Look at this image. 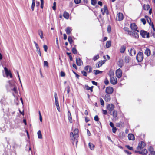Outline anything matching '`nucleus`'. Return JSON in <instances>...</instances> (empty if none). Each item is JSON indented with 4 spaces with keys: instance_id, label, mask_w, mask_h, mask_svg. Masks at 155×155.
<instances>
[{
    "instance_id": "obj_64",
    "label": "nucleus",
    "mask_w": 155,
    "mask_h": 155,
    "mask_svg": "<svg viewBox=\"0 0 155 155\" xmlns=\"http://www.w3.org/2000/svg\"><path fill=\"white\" fill-rule=\"evenodd\" d=\"M150 25L151 26L152 28L153 29V30L155 32V28L154 27V25L153 22Z\"/></svg>"
},
{
    "instance_id": "obj_23",
    "label": "nucleus",
    "mask_w": 155,
    "mask_h": 155,
    "mask_svg": "<svg viewBox=\"0 0 155 155\" xmlns=\"http://www.w3.org/2000/svg\"><path fill=\"white\" fill-rule=\"evenodd\" d=\"M108 75L110 78L113 77L114 75V73L112 70H110L108 73Z\"/></svg>"
},
{
    "instance_id": "obj_31",
    "label": "nucleus",
    "mask_w": 155,
    "mask_h": 155,
    "mask_svg": "<svg viewBox=\"0 0 155 155\" xmlns=\"http://www.w3.org/2000/svg\"><path fill=\"white\" fill-rule=\"evenodd\" d=\"M133 52L134 53V55H135L136 54V51L135 49H134V48H131L130 51L129 52L130 55L132 56V54H131L132 52Z\"/></svg>"
},
{
    "instance_id": "obj_45",
    "label": "nucleus",
    "mask_w": 155,
    "mask_h": 155,
    "mask_svg": "<svg viewBox=\"0 0 155 155\" xmlns=\"http://www.w3.org/2000/svg\"><path fill=\"white\" fill-rule=\"evenodd\" d=\"M5 101V99L4 98H3L1 99V101H0V103L2 104H3L4 105L5 104V103L4 102Z\"/></svg>"
},
{
    "instance_id": "obj_21",
    "label": "nucleus",
    "mask_w": 155,
    "mask_h": 155,
    "mask_svg": "<svg viewBox=\"0 0 155 155\" xmlns=\"http://www.w3.org/2000/svg\"><path fill=\"white\" fill-rule=\"evenodd\" d=\"M111 115H112L113 117L114 118H116L117 117V112L115 110H114L113 111L112 114L111 113H110Z\"/></svg>"
},
{
    "instance_id": "obj_9",
    "label": "nucleus",
    "mask_w": 155,
    "mask_h": 155,
    "mask_svg": "<svg viewBox=\"0 0 155 155\" xmlns=\"http://www.w3.org/2000/svg\"><path fill=\"white\" fill-rule=\"evenodd\" d=\"M110 82L113 85L116 84L117 83V80L116 78L112 77L110 78Z\"/></svg>"
},
{
    "instance_id": "obj_52",
    "label": "nucleus",
    "mask_w": 155,
    "mask_h": 155,
    "mask_svg": "<svg viewBox=\"0 0 155 155\" xmlns=\"http://www.w3.org/2000/svg\"><path fill=\"white\" fill-rule=\"evenodd\" d=\"M112 132L113 133H115L116 131H117V128L116 127H112Z\"/></svg>"
},
{
    "instance_id": "obj_8",
    "label": "nucleus",
    "mask_w": 155,
    "mask_h": 155,
    "mask_svg": "<svg viewBox=\"0 0 155 155\" xmlns=\"http://www.w3.org/2000/svg\"><path fill=\"white\" fill-rule=\"evenodd\" d=\"M107 109L110 111V113H111L112 111L114 108V106L112 104H110L107 105Z\"/></svg>"
},
{
    "instance_id": "obj_63",
    "label": "nucleus",
    "mask_w": 155,
    "mask_h": 155,
    "mask_svg": "<svg viewBox=\"0 0 155 155\" xmlns=\"http://www.w3.org/2000/svg\"><path fill=\"white\" fill-rule=\"evenodd\" d=\"M35 3H32L31 5V9L32 11H34Z\"/></svg>"
},
{
    "instance_id": "obj_28",
    "label": "nucleus",
    "mask_w": 155,
    "mask_h": 155,
    "mask_svg": "<svg viewBox=\"0 0 155 155\" xmlns=\"http://www.w3.org/2000/svg\"><path fill=\"white\" fill-rule=\"evenodd\" d=\"M104 64V62H103V61H99L98 62V66H96V67L97 68H98L100 67L102 65Z\"/></svg>"
},
{
    "instance_id": "obj_35",
    "label": "nucleus",
    "mask_w": 155,
    "mask_h": 155,
    "mask_svg": "<svg viewBox=\"0 0 155 155\" xmlns=\"http://www.w3.org/2000/svg\"><path fill=\"white\" fill-rule=\"evenodd\" d=\"M3 125H4V124L3 125V127H0V132L3 133L5 131V127L3 126Z\"/></svg>"
},
{
    "instance_id": "obj_59",
    "label": "nucleus",
    "mask_w": 155,
    "mask_h": 155,
    "mask_svg": "<svg viewBox=\"0 0 155 155\" xmlns=\"http://www.w3.org/2000/svg\"><path fill=\"white\" fill-rule=\"evenodd\" d=\"M123 29L125 31L127 32L128 33L130 31L129 28L127 27H124Z\"/></svg>"
},
{
    "instance_id": "obj_1",
    "label": "nucleus",
    "mask_w": 155,
    "mask_h": 155,
    "mask_svg": "<svg viewBox=\"0 0 155 155\" xmlns=\"http://www.w3.org/2000/svg\"><path fill=\"white\" fill-rule=\"evenodd\" d=\"M143 53L141 52H139L136 56V59L138 62H141L143 59Z\"/></svg>"
},
{
    "instance_id": "obj_19",
    "label": "nucleus",
    "mask_w": 155,
    "mask_h": 155,
    "mask_svg": "<svg viewBox=\"0 0 155 155\" xmlns=\"http://www.w3.org/2000/svg\"><path fill=\"white\" fill-rule=\"evenodd\" d=\"M38 34L40 36V37L41 39H43V38L44 37L43 35V31L39 29L38 30Z\"/></svg>"
},
{
    "instance_id": "obj_33",
    "label": "nucleus",
    "mask_w": 155,
    "mask_h": 155,
    "mask_svg": "<svg viewBox=\"0 0 155 155\" xmlns=\"http://www.w3.org/2000/svg\"><path fill=\"white\" fill-rule=\"evenodd\" d=\"M94 73L96 75L98 74L101 73L102 72V71H100L99 70H94Z\"/></svg>"
},
{
    "instance_id": "obj_10",
    "label": "nucleus",
    "mask_w": 155,
    "mask_h": 155,
    "mask_svg": "<svg viewBox=\"0 0 155 155\" xmlns=\"http://www.w3.org/2000/svg\"><path fill=\"white\" fill-rule=\"evenodd\" d=\"M4 69L5 73L7 77L10 76V78H12V75L10 71H9L8 69L5 67H4Z\"/></svg>"
},
{
    "instance_id": "obj_18",
    "label": "nucleus",
    "mask_w": 155,
    "mask_h": 155,
    "mask_svg": "<svg viewBox=\"0 0 155 155\" xmlns=\"http://www.w3.org/2000/svg\"><path fill=\"white\" fill-rule=\"evenodd\" d=\"M110 99V97L109 94H107L105 95L104 100L106 102L109 101Z\"/></svg>"
},
{
    "instance_id": "obj_61",
    "label": "nucleus",
    "mask_w": 155,
    "mask_h": 155,
    "mask_svg": "<svg viewBox=\"0 0 155 155\" xmlns=\"http://www.w3.org/2000/svg\"><path fill=\"white\" fill-rule=\"evenodd\" d=\"M124 152L128 155H130L131 154V153L129 152L128 150H124Z\"/></svg>"
},
{
    "instance_id": "obj_48",
    "label": "nucleus",
    "mask_w": 155,
    "mask_h": 155,
    "mask_svg": "<svg viewBox=\"0 0 155 155\" xmlns=\"http://www.w3.org/2000/svg\"><path fill=\"white\" fill-rule=\"evenodd\" d=\"M100 101L101 105L102 106H104V101L102 98H101L100 99Z\"/></svg>"
},
{
    "instance_id": "obj_58",
    "label": "nucleus",
    "mask_w": 155,
    "mask_h": 155,
    "mask_svg": "<svg viewBox=\"0 0 155 155\" xmlns=\"http://www.w3.org/2000/svg\"><path fill=\"white\" fill-rule=\"evenodd\" d=\"M141 21L143 23V24L145 25L146 23V21L144 18L141 19Z\"/></svg>"
},
{
    "instance_id": "obj_47",
    "label": "nucleus",
    "mask_w": 155,
    "mask_h": 155,
    "mask_svg": "<svg viewBox=\"0 0 155 155\" xmlns=\"http://www.w3.org/2000/svg\"><path fill=\"white\" fill-rule=\"evenodd\" d=\"M107 32L110 33L111 31V28L110 25H109L107 28Z\"/></svg>"
},
{
    "instance_id": "obj_25",
    "label": "nucleus",
    "mask_w": 155,
    "mask_h": 155,
    "mask_svg": "<svg viewBox=\"0 0 155 155\" xmlns=\"http://www.w3.org/2000/svg\"><path fill=\"white\" fill-rule=\"evenodd\" d=\"M76 64L78 66H80L81 65V60L80 58H79L78 59L77 58H76Z\"/></svg>"
},
{
    "instance_id": "obj_22",
    "label": "nucleus",
    "mask_w": 155,
    "mask_h": 155,
    "mask_svg": "<svg viewBox=\"0 0 155 155\" xmlns=\"http://www.w3.org/2000/svg\"><path fill=\"white\" fill-rule=\"evenodd\" d=\"M104 12L106 13L107 15L109 14V12L107 9V7L106 5H104Z\"/></svg>"
},
{
    "instance_id": "obj_4",
    "label": "nucleus",
    "mask_w": 155,
    "mask_h": 155,
    "mask_svg": "<svg viewBox=\"0 0 155 155\" xmlns=\"http://www.w3.org/2000/svg\"><path fill=\"white\" fill-rule=\"evenodd\" d=\"M54 97L55 99V104L56 105V108L58 111L60 112V108L59 105V104L57 98V94L56 92L54 93Z\"/></svg>"
},
{
    "instance_id": "obj_55",
    "label": "nucleus",
    "mask_w": 155,
    "mask_h": 155,
    "mask_svg": "<svg viewBox=\"0 0 155 155\" xmlns=\"http://www.w3.org/2000/svg\"><path fill=\"white\" fill-rule=\"evenodd\" d=\"M12 90L15 93H16L17 92V88L16 86H14V88L12 89Z\"/></svg>"
},
{
    "instance_id": "obj_39",
    "label": "nucleus",
    "mask_w": 155,
    "mask_h": 155,
    "mask_svg": "<svg viewBox=\"0 0 155 155\" xmlns=\"http://www.w3.org/2000/svg\"><path fill=\"white\" fill-rule=\"evenodd\" d=\"M99 58V56L98 54L96 55L93 58V60H94V61H95L97 60Z\"/></svg>"
},
{
    "instance_id": "obj_40",
    "label": "nucleus",
    "mask_w": 155,
    "mask_h": 155,
    "mask_svg": "<svg viewBox=\"0 0 155 155\" xmlns=\"http://www.w3.org/2000/svg\"><path fill=\"white\" fill-rule=\"evenodd\" d=\"M97 3L96 0H91V4L94 6Z\"/></svg>"
},
{
    "instance_id": "obj_57",
    "label": "nucleus",
    "mask_w": 155,
    "mask_h": 155,
    "mask_svg": "<svg viewBox=\"0 0 155 155\" xmlns=\"http://www.w3.org/2000/svg\"><path fill=\"white\" fill-rule=\"evenodd\" d=\"M90 66L87 65L84 68V70L86 71H87L90 68Z\"/></svg>"
},
{
    "instance_id": "obj_44",
    "label": "nucleus",
    "mask_w": 155,
    "mask_h": 155,
    "mask_svg": "<svg viewBox=\"0 0 155 155\" xmlns=\"http://www.w3.org/2000/svg\"><path fill=\"white\" fill-rule=\"evenodd\" d=\"M74 2L76 4H78L80 3L81 2V0H74Z\"/></svg>"
},
{
    "instance_id": "obj_24",
    "label": "nucleus",
    "mask_w": 155,
    "mask_h": 155,
    "mask_svg": "<svg viewBox=\"0 0 155 155\" xmlns=\"http://www.w3.org/2000/svg\"><path fill=\"white\" fill-rule=\"evenodd\" d=\"M124 125V123L123 122L120 121L119 122L117 123L116 124V126L117 127H120L121 126L123 127Z\"/></svg>"
},
{
    "instance_id": "obj_30",
    "label": "nucleus",
    "mask_w": 155,
    "mask_h": 155,
    "mask_svg": "<svg viewBox=\"0 0 155 155\" xmlns=\"http://www.w3.org/2000/svg\"><path fill=\"white\" fill-rule=\"evenodd\" d=\"M111 46V41H107L106 46L107 48H109Z\"/></svg>"
},
{
    "instance_id": "obj_7",
    "label": "nucleus",
    "mask_w": 155,
    "mask_h": 155,
    "mask_svg": "<svg viewBox=\"0 0 155 155\" xmlns=\"http://www.w3.org/2000/svg\"><path fill=\"white\" fill-rule=\"evenodd\" d=\"M116 74L118 78H120L122 75V72L120 69H117L116 72Z\"/></svg>"
},
{
    "instance_id": "obj_15",
    "label": "nucleus",
    "mask_w": 155,
    "mask_h": 155,
    "mask_svg": "<svg viewBox=\"0 0 155 155\" xmlns=\"http://www.w3.org/2000/svg\"><path fill=\"white\" fill-rule=\"evenodd\" d=\"M130 27L133 30H136L137 28V25L134 23L131 24Z\"/></svg>"
},
{
    "instance_id": "obj_12",
    "label": "nucleus",
    "mask_w": 155,
    "mask_h": 155,
    "mask_svg": "<svg viewBox=\"0 0 155 155\" xmlns=\"http://www.w3.org/2000/svg\"><path fill=\"white\" fill-rule=\"evenodd\" d=\"M68 120H69V122L70 123H72V118L71 117V113L69 111V110H68Z\"/></svg>"
},
{
    "instance_id": "obj_13",
    "label": "nucleus",
    "mask_w": 155,
    "mask_h": 155,
    "mask_svg": "<svg viewBox=\"0 0 155 155\" xmlns=\"http://www.w3.org/2000/svg\"><path fill=\"white\" fill-rule=\"evenodd\" d=\"M144 54L147 57L150 56L151 54V51L150 49L148 48H146L144 52Z\"/></svg>"
},
{
    "instance_id": "obj_62",
    "label": "nucleus",
    "mask_w": 155,
    "mask_h": 155,
    "mask_svg": "<svg viewBox=\"0 0 155 155\" xmlns=\"http://www.w3.org/2000/svg\"><path fill=\"white\" fill-rule=\"evenodd\" d=\"M147 22L149 23L150 25H151V20L150 18H149L147 19Z\"/></svg>"
},
{
    "instance_id": "obj_60",
    "label": "nucleus",
    "mask_w": 155,
    "mask_h": 155,
    "mask_svg": "<svg viewBox=\"0 0 155 155\" xmlns=\"http://www.w3.org/2000/svg\"><path fill=\"white\" fill-rule=\"evenodd\" d=\"M104 82L105 84L106 85H108L109 83V81H108V80H107V78H106V79H105V81H104Z\"/></svg>"
},
{
    "instance_id": "obj_14",
    "label": "nucleus",
    "mask_w": 155,
    "mask_h": 155,
    "mask_svg": "<svg viewBox=\"0 0 155 155\" xmlns=\"http://www.w3.org/2000/svg\"><path fill=\"white\" fill-rule=\"evenodd\" d=\"M72 29L71 27H68L65 30L66 33L68 35H70L71 34V32L72 31Z\"/></svg>"
},
{
    "instance_id": "obj_3",
    "label": "nucleus",
    "mask_w": 155,
    "mask_h": 155,
    "mask_svg": "<svg viewBox=\"0 0 155 155\" xmlns=\"http://www.w3.org/2000/svg\"><path fill=\"white\" fill-rule=\"evenodd\" d=\"M70 135L71 136H72L73 137V138L72 139V140H74L78 136V129H75L74 131V133L72 132L71 133H70Z\"/></svg>"
},
{
    "instance_id": "obj_36",
    "label": "nucleus",
    "mask_w": 155,
    "mask_h": 155,
    "mask_svg": "<svg viewBox=\"0 0 155 155\" xmlns=\"http://www.w3.org/2000/svg\"><path fill=\"white\" fill-rule=\"evenodd\" d=\"M68 40L69 43L71 44L73 42V40L72 39V37L71 36H69L68 37Z\"/></svg>"
},
{
    "instance_id": "obj_29",
    "label": "nucleus",
    "mask_w": 155,
    "mask_h": 155,
    "mask_svg": "<svg viewBox=\"0 0 155 155\" xmlns=\"http://www.w3.org/2000/svg\"><path fill=\"white\" fill-rule=\"evenodd\" d=\"M85 87L87 90H90L92 92L93 91V86H92L91 87L88 86L87 85H86Z\"/></svg>"
},
{
    "instance_id": "obj_49",
    "label": "nucleus",
    "mask_w": 155,
    "mask_h": 155,
    "mask_svg": "<svg viewBox=\"0 0 155 155\" xmlns=\"http://www.w3.org/2000/svg\"><path fill=\"white\" fill-rule=\"evenodd\" d=\"M126 147L129 150H133V148L132 147H130L128 145H126Z\"/></svg>"
},
{
    "instance_id": "obj_53",
    "label": "nucleus",
    "mask_w": 155,
    "mask_h": 155,
    "mask_svg": "<svg viewBox=\"0 0 155 155\" xmlns=\"http://www.w3.org/2000/svg\"><path fill=\"white\" fill-rule=\"evenodd\" d=\"M99 117L97 115H96L94 117V120L96 121H98L99 120Z\"/></svg>"
},
{
    "instance_id": "obj_32",
    "label": "nucleus",
    "mask_w": 155,
    "mask_h": 155,
    "mask_svg": "<svg viewBox=\"0 0 155 155\" xmlns=\"http://www.w3.org/2000/svg\"><path fill=\"white\" fill-rule=\"evenodd\" d=\"M37 134L38 135V138L39 139H42V134L41 133V131L40 130H38L37 132Z\"/></svg>"
},
{
    "instance_id": "obj_26",
    "label": "nucleus",
    "mask_w": 155,
    "mask_h": 155,
    "mask_svg": "<svg viewBox=\"0 0 155 155\" xmlns=\"http://www.w3.org/2000/svg\"><path fill=\"white\" fill-rule=\"evenodd\" d=\"M88 146L91 150H93L95 147L94 145L92 143H89L88 144Z\"/></svg>"
},
{
    "instance_id": "obj_5",
    "label": "nucleus",
    "mask_w": 155,
    "mask_h": 155,
    "mask_svg": "<svg viewBox=\"0 0 155 155\" xmlns=\"http://www.w3.org/2000/svg\"><path fill=\"white\" fill-rule=\"evenodd\" d=\"M146 146V144L143 141H141L140 142L138 146L137 147V149L138 150H140L143 149Z\"/></svg>"
},
{
    "instance_id": "obj_27",
    "label": "nucleus",
    "mask_w": 155,
    "mask_h": 155,
    "mask_svg": "<svg viewBox=\"0 0 155 155\" xmlns=\"http://www.w3.org/2000/svg\"><path fill=\"white\" fill-rule=\"evenodd\" d=\"M143 8L144 10H147L150 8V6L149 5L144 4L143 5Z\"/></svg>"
},
{
    "instance_id": "obj_34",
    "label": "nucleus",
    "mask_w": 155,
    "mask_h": 155,
    "mask_svg": "<svg viewBox=\"0 0 155 155\" xmlns=\"http://www.w3.org/2000/svg\"><path fill=\"white\" fill-rule=\"evenodd\" d=\"M72 53L74 54H76L77 53V51L75 47H73L72 48Z\"/></svg>"
},
{
    "instance_id": "obj_20",
    "label": "nucleus",
    "mask_w": 155,
    "mask_h": 155,
    "mask_svg": "<svg viewBox=\"0 0 155 155\" xmlns=\"http://www.w3.org/2000/svg\"><path fill=\"white\" fill-rule=\"evenodd\" d=\"M63 17L66 19H68L69 18V14L66 11L64 12Z\"/></svg>"
},
{
    "instance_id": "obj_41",
    "label": "nucleus",
    "mask_w": 155,
    "mask_h": 155,
    "mask_svg": "<svg viewBox=\"0 0 155 155\" xmlns=\"http://www.w3.org/2000/svg\"><path fill=\"white\" fill-rule=\"evenodd\" d=\"M135 31H129L128 33V34H129V35H130V36H133V35H134V32Z\"/></svg>"
},
{
    "instance_id": "obj_46",
    "label": "nucleus",
    "mask_w": 155,
    "mask_h": 155,
    "mask_svg": "<svg viewBox=\"0 0 155 155\" xmlns=\"http://www.w3.org/2000/svg\"><path fill=\"white\" fill-rule=\"evenodd\" d=\"M81 73L84 76L86 77L87 75V73L86 71H81Z\"/></svg>"
},
{
    "instance_id": "obj_2",
    "label": "nucleus",
    "mask_w": 155,
    "mask_h": 155,
    "mask_svg": "<svg viewBox=\"0 0 155 155\" xmlns=\"http://www.w3.org/2000/svg\"><path fill=\"white\" fill-rule=\"evenodd\" d=\"M140 35L143 38L146 37L148 38L150 37V34L149 32H147L146 31L144 30H141L140 31Z\"/></svg>"
},
{
    "instance_id": "obj_54",
    "label": "nucleus",
    "mask_w": 155,
    "mask_h": 155,
    "mask_svg": "<svg viewBox=\"0 0 155 155\" xmlns=\"http://www.w3.org/2000/svg\"><path fill=\"white\" fill-rule=\"evenodd\" d=\"M39 119H40V122H42V119L41 116V113L40 111L39 112Z\"/></svg>"
},
{
    "instance_id": "obj_17",
    "label": "nucleus",
    "mask_w": 155,
    "mask_h": 155,
    "mask_svg": "<svg viewBox=\"0 0 155 155\" xmlns=\"http://www.w3.org/2000/svg\"><path fill=\"white\" fill-rule=\"evenodd\" d=\"M126 48V46L124 45H122L120 49V53H124L125 51Z\"/></svg>"
},
{
    "instance_id": "obj_37",
    "label": "nucleus",
    "mask_w": 155,
    "mask_h": 155,
    "mask_svg": "<svg viewBox=\"0 0 155 155\" xmlns=\"http://www.w3.org/2000/svg\"><path fill=\"white\" fill-rule=\"evenodd\" d=\"M141 152H142L141 154L143 155L146 154L147 153V150L146 149H144L142 151H141Z\"/></svg>"
},
{
    "instance_id": "obj_38",
    "label": "nucleus",
    "mask_w": 155,
    "mask_h": 155,
    "mask_svg": "<svg viewBox=\"0 0 155 155\" xmlns=\"http://www.w3.org/2000/svg\"><path fill=\"white\" fill-rule=\"evenodd\" d=\"M133 37L135 38H139V35L135 31Z\"/></svg>"
},
{
    "instance_id": "obj_56",
    "label": "nucleus",
    "mask_w": 155,
    "mask_h": 155,
    "mask_svg": "<svg viewBox=\"0 0 155 155\" xmlns=\"http://www.w3.org/2000/svg\"><path fill=\"white\" fill-rule=\"evenodd\" d=\"M65 73L64 72H63V71H61V77H64L65 76Z\"/></svg>"
},
{
    "instance_id": "obj_51",
    "label": "nucleus",
    "mask_w": 155,
    "mask_h": 155,
    "mask_svg": "<svg viewBox=\"0 0 155 155\" xmlns=\"http://www.w3.org/2000/svg\"><path fill=\"white\" fill-rule=\"evenodd\" d=\"M52 8L54 10H55L56 9V2H54L53 3V6L52 7Z\"/></svg>"
},
{
    "instance_id": "obj_42",
    "label": "nucleus",
    "mask_w": 155,
    "mask_h": 155,
    "mask_svg": "<svg viewBox=\"0 0 155 155\" xmlns=\"http://www.w3.org/2000/svg\"><path fill=\"white\" fill-rule=\"evenodd\" d=\"M41 1V8L43 9L44 7V0H40Z\"/></svg>"
},
{
    "instance_id": "obj_16",
    "label": "nucleus",
    "mask_w": 155,
    "mask_h": 155,
    "mask_svg": "<svg viewBox=\"0 0 155 155\" xmlns=\"http://www.w3.org/2000/svg\"><path fill=\"white\" fill-rule=\"evenodd\" d=\"M128 138L130 140H133L135 139L134 135L132 134H130L128 135Z\"/></svg>"
},
{
    "instance_id": "obj_50",
    "label": "nucleus",
    "mask_w": 155,
    "mask_h": 155,
    "mask_svg": "<svg viewBox=\"0 0 155 155\" xmlns=\"http://www.w3.org/2000/svg\"><path fill=\"white\" fill-rule=\"evenodd\" d=\"M43 48H44L45 51L47 52V49H48L47 46L46 45H43Z\"/></svg>"
},
{
    "instance_id": "obj_6",
    "label": "nucleus",
    "mask_w": 155,
    "mask_h": 155,
    "mask_svg": "<svg viewBox=\"0 0 155 155\" xmlns=\"http://www.w3.org/2000/svg\"><path fill=\"white\" fill-rule=\"evenodd\" d=\"M105 91L107 94H111L113 92V88L111 87H108L106 88Z\"/></svg>"
},
{
    "instance_id": "obj_11",
    "label": "nucleus",
    "mask_w": 155,
    "mask_h": 155,
    "mask_svg": "<svg viewBox=\"0 0 155 155\" xmlns=\"http://www.w3.org/2000/svg\"><path fill=\"white\" fill-rule=\"evenodd\" d=\"M117 20H118L119 21L122 20L123 19V14L120 12L118 13L117 15Z\"/></svg>"
},
{
    "instance_id": "obj_43",
    "label": "nucleus",
    "mask_w": 155,
    "mask_h": 155,
    "mask_svg": "<svg viewBox=\"0 0 155 155\" xmlns=\"http://www.w3.org/2000/svg\"><path fill=\"white\" fill-rule=\"evenodd\" d=\"M44 66H46L47 68L48 67V63L47 61H44Z\"/></svg>"
}]
</instances>
